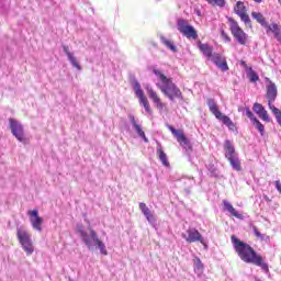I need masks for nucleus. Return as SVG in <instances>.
Wrapping results in <instances>:
<instances>
[{
    "label": "nucleus",
    "instance_id": "f257e3e1",
    "mask_svg": "<svg viewBox=\"0 0 281 281\" xmlns=\"http://www.w3.org/2000/svg\"><path fill=\"white\" fill-rule=\"evenodd\" d=\"M231 240L234 245L235 251L238 254L243 262L256 265V267H260L265 273H269V265L265 262L262 256L258 255L249 244L240 241V239L236 238V235H233Z\"/></svg>",
    "mask_w": 281,
    "mask_h": 281
},
{
    "label": "nucleus",
    "instance_id": "f03ea898",
    "mask_svg": "<svg viewBox=\"0 0 281 281\" xmlns=\"http://www.w3.org/2000/svg\"><path fill=\"white\" fill-rule=\"evenodd\" d=\"M153 72L155 74L157 78L156 87H158L169 98V100H175V98H178L180 100L183 99V94L181 93V90L172 82V78L165 76V74L159 69H154Z\"/></svg>",
    "mask_w": 281,
    "mask_h": 281
},
{
    "label": "nucleus",
    "instance_id": "7ed1b4c3",
    "mask_svg": "<svg viewBox=\"0 0 281 281\" xmlns=\"http://www.w3.org/2000/svg\"><path fill=\"white\" fill-rule=\"evenodd\" d=\"M80 237L81 240H83L86 247H88V249H93V247L95 246L102 256H109L106 245L100 239V237H98V233H95V231L90 229L89 233L80 231Z\"/></svg>",
    "mask_w": 281,
    "mask_h": 281
},
{
    "label": "nucleus",
    "instance_id": "20e7f679",
    "mask_svg": "<svg viewBox=\"0 0 281 281\" xmlns=\"http://www.w3.org/2000/svg\"><path fill=\"white\" fill-rule=\"evenodd\" d=\"M16 236L26 256H32L34 254V243H32V235H30L25 228L20 227L18 228Z\"/></svg>",
    "mask_w": 281,
    "mask_h": 281
},
{
    "label": "nucleus",
    "instance_id": "39448f33",
    "mask_svg": "<svg viewBox=\"0 0 281 281\" xmlns=\"http://www.w3.org/2000/svg\"><path fill=\"white\" fill-rule=\"evenodd\" d=\"M207 106L211 113H213V115L216 117V120H220V122H222V124H225V126H227L228 128H234V122L232 121V119H229V116L223 114V112L218 110V105L216 104L214 99L207 100Z\"/></svg>",
    "mask_w": 281,
    "mask_h": 281
},
{
    "label": "nucleus",
    "instance_id": "423d86ee",
    "mask_svg": "<svg viewBox=\"0 0 281 281\" xmlns=\"http://www.w3.org/2000/svg\"><path fill=\"white\" fill-rule=\"evenodd\" d=\"M231 34H233L234 38L237 41L239 45H247L249 43V35L241 30L240 25L236 20L231 19Z\"/></svg>",
    "mask_w": 281,
    "mask_h": 281
},
{
    "label": "nucleus",
    "instance_id": "0eeeda50",
    "mask_svg": "<svg viewBox=\"0 0 281 281\" xmlns=\"http://www.w3.org/2000/svg\"><path fill=\"white\" fill-rule=\"evenodd\" d=\"M167 128L170 130L172 135L176 137L177 142L180 146L186 150V153H192V144L186 137V134L181 130H176L172 125H167Z\"/></svg>",
    "mask_w": 281,
    "mask_h": 281
},
{
    "label": "nucleus",
    "instance_id": "6e6552de",
    "mask_svg": "<svg viewBox=\"0 0 281 281\" xmlns=\"http://www.w3.org/2000/svg\"><path fill=\"white\" fill-rule=\"evenodd\" d=\"M182 238L186 239V243H201V245H205V239H203V235L199 232V229L194 227H189L184 233L181 234Z\"/></svg>",
    "mask_w": 281,
    "mask_h": 281
},
{
    "label": "nucleus",
    "instance_id": "1a4fd4ad",
    "mask_svg": "<svg viewBox=\"0 0 281 281\" xmlns=\"http://www.w3.org/2000/svg\"><path fill=\"white\" fill-rule=\"evenodd\" d=\"M134 93L138 98L139 103L144 106L147 115H153V110L150 109V103L148 102V98L144 94V90H142V85L138 81L134 82L133 86Z\"/></svg>",
    "mask_w": 281,
    "mask_h": 281
},
{
    "label": "nucleus",
    "instance_id": "9d476101",
    "mask_svg": "<svg viewBox=\"0 0 281 281\" xmlns=\"http://www.w3.org/2000/svg\"><path fill=\"white\" fill-rule=\"evenodd\" d=\"M178 30L180 34H183L187 38H193L196 41L199 38V34L196 33V29L194 26L188 24L186 20H178Z\"/></svg>",
    "mask_w": 281,
    "mask_h": 281
},
{
    "label": "nucleus",
    "instance_id": "9b49d317",
    "mask_svg": "<svg viewBox=\"0 0 281 281\" xmlns=\"http://www.w3.org/2000/svg\"><path fill=\"white\" fill-rule=\"evenodd\" d=\"M10 128L12 135L16 138L18 142H25V132L21 122L10 119L9 120Z\"/></svg>",
    "mask_w": 281,
    "mask_h": 281
},
{
    "label": "nucleus",
    "instance_id": "f8f14e48",
    "mask_svg": "<svg viewBox=\"0 0 281 281\" xmlns=\"http://www.w3.org/2000/svg\"><path fill=\"white\" fill-rule=\"evenodd\" d=\"M234 12L239 16L240 21H243L245 25H249L251 27V19H249V14H247V7H245V2L237 1Z\"/></svg>",
    "mask_w": 281,
    "mask_h": 281
},
{
    "label": "nucleus",
    "instance_id": "ddd939ff",
    "mask_svg": "<svg viewBox=\"0 0 281 281\" xmlns=\"http://www.w3.org/2000/svg\"><path fill=\"white\" fill-rule=\"evenodd\" d=\"M267 86V98H268V106L269 109H271V104H273V102H276V98H278V87L273 83V81H271V79L269 78H265Z\"/></svg>",
    "mask_w": 281,
    "mask_h": 281
},
{
    "label": "nucleus",
    "instance_id": "4468645a",
    "mask_svg": "<svg viewBox=\"0 0 281 281\" xmlns=\"http://www.w3.org/2000/svg\"><path fill=\"white\" fill-rule=\"evenodd\" d=\"M27 214L33 229H36V232H43V217L38 216V210L29 211Z\"/></svg>",
    "mask_w": 281,
    "mask_h": 281
},
{
    "label": "nucleus",
    "instance_id": "2eb2a0df",
    "mask_svg": "<svg viewBox=\"0 0 281 281\" xmlns=\"http://www.w3.org/2000/svg\"><path fill=\"white\" fill-rule=\"evenodd\" d=\"M148 98L154 102V104H156L157 109H159L160 111L164 110V106H166V104H164V102H161V99L159 98V94H157V91H155V89H153V87L147 86L145 87Z\"/></svg>",
    "mask_w": 281,
    "mask_h": 281
},
{
    "label": "nucleus",
    "instance_id": "dca6fc26",
    "mask_svg": "<svg viewBox=\"0 0 281 281\" xmlns=\"http://www.w3.org/2000/svg\"><path fill=\"white\" fill-rule=\"evenodd\" d=\"M245 114L250 119L261 137L265 136V125L254 115V112L249 108H245Z\"/></svg>",
    "mask_w": 281,
    "mask_h": 281
},
{
    "label": "nucleus",
    "instance_id": "f3484780",
    "mask_svg": "<svg viewBox=\"0 0 281 281\" xmlns=\"http://www.w3.org/2000/svg\"><path fill=\"white\" fill-rule=\"evenodd\" d=\"M63 49H64V53L66 54L70 65L72 67H75V69H77L78 71H82V66H80V63H78V59L76 58L74 53H71V50L69 49V46L64 45Z\"/></svg>",
    "mask_w": 281,
    "mask_h": 281
},
{
    "label": "nucleus",
    "instance_id": "a211bd4d",
    "mask_svg": "<svg viewBox=\"0 0 281 281\" xmlns=\"http://www.w3.org/2000/svg\"><path fill=\"white\" fill-rule=\"evenodd\" d=\"M210 59L212 63H214V65H216V67H218V69H222V71H227L229 69L227 61L223 58V56H221V54L214 53Z\"/></svg>",
    "mask_w": 281,
    "mask_h": 281
},
{
    "label": "nucleus",
    "instance_id": "6ab92c4d",
    "mask_svg": "<svg viewBox=\"0 0 281 281\" xmlns=\"http://www.w3.org/2000/svg\"><path fill=\"white\" fill-rule=\"evenodd\" d=\"M252 111L258 115V117H260V120H262L263 122H271V119L269 117V113L267 112V110L265 109V106H262V104L260 103H255L252 106Z\"/></svg>",
    "mask_w": 281,
    "mask_h": 281
},
{
    "label": "nucleus",
    "instance_id": "aec40b11",
    "mask_svg": "<svg viewBox=\"0 0 281 281\" xmlns=\"http://www.w3.org/2000/svg\"><path fill=\"white\" fill-rule=\"evenodd\" d=\"M130 122L137 135L140 136L145 144H148V137H146V133H144V130H142V125L137 123L134 115H130Z\"/></svg>",
    "mask_w": 281,
    "mask_h": 281
},
{
    "label": "nucleus",
    "instance_id": "412c9836",
    "mask_svg": "<svg viewBox=\"0 0 281 281\" xmlns=\"http://www.w3.org/2000/svg\"><path fill=\"white\" fill-rule=\"evenodd\" d=\"M223 205L224 210L232 214V216H235V218L243 220V214L238 213V211H236V209L234 207V205H232V203H229V201L223 200Z\"/></svg>",
    "mask_w": 281,
    "mask_h": 281
},
{
    "label": "nucleus",
    "instance_id": "4be33fe9",
    "mask_svg": "<svg viewBox=\"0 0 281 281\" xmlns=\"http://www.w3.org/2000/svg\"><path fill=\"white\" fill-rule=\"evenodd\" d=\"M139 210L148 221V223H155V215H153V212H150V209L146 206V203L140 202L139 203Z\"/></svg>",
    "mask_w": 281,
    "mask_h": 281
},
{
    "label": "nucleus",
    "instance_id": "5701e85b",
    "mask_svg": "<svg viewBox=\"0 0 281 281\" xmlns=\"http://www.w3.org/2000/svg\"><path fill=\"white\" fill-rule=\"evenodd\" d=\"M224 148L226 150L225 157L226 159H231L232 157H236V149L234 148V145H232V142L226 140L224 144Z\"/></svg>",
    "mask_w": 281,
    "mask_h": 281
},
{
    "label": "nucleus",
    "instance_id": "b1692460",
    "mask_svg": "<svg viewBox=\"0 0 281 281\" xmlns=\"http://www.w3.org/2000/svg\"><path fill=\"white\" fill-rule=\"evenodd\" d=\"M157 155L162 166H166L168 168V166H170V162L168 161V156L165 154L164 148H161V146H158Z\"/></svg>",
    "mask_w": 281,
    "mask_h": 281
},
{
    "label": "nucleus",
    "instance_id": "393cba45",
    "mask_svg": "<svg viewBox=\"0 0 281 281\" xmlns=\"http://www.w3.org/2000/svg\"><path fill=\"white\" fill-rule=\"evenodd\" d=\"M252 19H256L257 23H260L262 27H268L269 23H267V20L265 19V15L260 12H252L251 13Z\"/></svg>",
    "mask_w": 281,
    "mask_h": 281
},
{
    "label": "nucleus",
    "instance_id": "a878e982",
    "mask_svg": "<svg viewBox=\"0 0 281 281\" xmlns=\"http://www.w3.org/2000/svg\"><path fill=\"white\" fill-rule=\"evenodd\" d=\"M198 47L200 52H202L203 56H205L206 58H212V46L199 43Z\"/></svg>",
    "mask_w": 281,
    "mask_h": 281
},
{
    "label": "nucleus",
    "instance_id": "bb28decb",
    "mask_svg": "<svg viewBox=\"0 0 281 281\" xmlns=\"http://www.w3.org/2000/svg\"><path fill=\"white\" fill-rule=\"evenodd\" d=\"M228 161H229L233 170L240 172L241 167H240V159L238 158V156H233L232 158H228Z\"/></svg>",
    "mask_w": 281,
    "mask_h": 281
},
{
    "label": "nucleus",
    "instance_id": "cd10ccee",
    "mask_svg": "<svg viewBox=\"0 0 281 281\" xmlns=\"http://www.w3.org/2000/svg\"><path fill=\"white\" fill-rule=\"evenodd\" d=\"M160 41L161 43H164L165 46L168 47V49H170L173 53H177V46H175V43L168 38H166L165 36H160Z\"/></svg>",
    "mask_w": 281,
    "mask_h": 281
},
{
    "label": "nucleus",
    "instance_id": "c85d7f7f",
    "mask_svg": "<svg viewBox=\"0 0 281 281\" xmlns=\"http://www.w3.org/2000/svg\"><path fill=\"white\" fill-rule=\"evenodd\" d=\"M246 71L250 82H258L260 80V77H258V74H256L251 67L246 68Z\"/></svg>",
    "mask_w": 281,
    "mask_h": 281
},
{
    "label": "nucleus",
    "instance_id": "c756f323",
    "mask_svg": "<svg viewBox=\"0 0 281 281\" xmlns=\"http://www.w3.org/2000/svg\"><path fill=\"white\" fill-rule=\"evenodd\" d=\"M254 234L257 238L260 240H269V236L261 234L260 231H258V227L254 226L252 227Z\"/></svg>",
    "mask_w": 281,
    "mask_h": 281
},
{
    "label": "nucleus",
    "instance_id": "7c9ffc66",
    "mask_svg": "<svg viewBox=\"0 0 281 281\" xmlns=\"http://www.w3.org/2000/svg\"><path fill=\"white\" fill-rule=\"evenodd\" d=\"M207 3L213 5H218L220 8H225V0H206Z\"/></svg>",
    "mask_w": 281,
    "mask_h": 281
},
{
    "label": "nucleus",
    "instance_id": "2f4dec72",
    "mask_svg": "<svg viewBox=\"0 0 281 281\" xmlns=\"http://www.w3.org/2000/svg\"><path fill=\"white\" fill-rule=\"evenodd\" d=\"M222 38H223L226 43H229V42L232 41V38L227 36V33H225V31H222Z\"/></svg>",
    "mask_w": 281,
    "mask_h": 281
},
{
    "label": "nucleus",
    "instance_id": "473e14b6",
    "mask_svg": "<svg viewBox=\"0 0 281 281\" xmlns=\"http://www.w3.org/2000/svg\"><path fill=\"white\" fill-rule=\"evenodd\" d=\"M274 186H276L278 192L281 194V183H280V180H277V181L274 182Z\"/></svg>",
    "mask_w": 281,
    "mask_h": 281
},
{
    "label": "nucleus",
    "instance_id": "72a5a7b5",
    "mask_svg": "<svg viewBox=\"0 0 281 281\" xmlns=\"http://www.w3.org/2000/svg\"><path fill=\"white\" fill-rule=\"evenodd\" d=\"M256 3H262V0H254Z\"/></svg>",
    "mask_w": 281,
    "mask_h": 281
}]
</instances>
